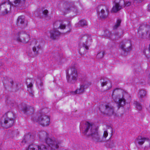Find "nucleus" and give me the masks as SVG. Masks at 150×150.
Here are the masks:
<instances>
[{"label":"nucleus","instance_id":"obj_1","mask_svg":"<svg viewBox=\"0 0 150 150\" xmlns=\"http://www.w3.org/2000/svg\"><path fill=\"white\" fill-rule=\"evenodd\" d=\"M84 126V135L91 136L92 139L96 142H102L103 139L98 133V130L95 125L92 123L86 122Z\"/></svg>","mask_w":150,"mask_h":150},{"label":"nucleus","instance_id":"obj_2","mask_svg":"<svg viewBox=\"0 0 150 150\" xmlns=\"http://www.w3.org/2000/svg\"><path fill=\"white\" fill-rule=\"evenodd\" d=\"M47 134L45 131H42L39 133V138L40 140L45 139L46 146L50 150H55L59 147V143L54 138H47Z\"/></svg>","mask_w":150,"mask_h":150},{"label":"nucleus","instance_id":"obj_3","mask_svg":"<svg viewBox=\"0 0 150 150\" xmlns=\"http://www.w3.org/2000/svg\"><path fill=\"white\" fill-rule=\"evenodd\" d=\"M12 37L14 40L23 43H27L30 38L29 34L23 31H14Z\"/></svg>","mask_w":150,"mask_h":150},{"label":"nucleus","instance_id":"obj_4","mask_svg":"<svg viewBox=\"0 0 150 150\" xmlns=\"http://www.w3.org/2000/svg\"><path fill=\"white\" fill-rule=\"evenodd\" d=\"M67 74V79L69 83H73L76 80L77 73L75 67L71 66L66 70Z\"/></svg>","mask_w":150,"mask_h":150},{"label":"nucleus","instance_id":"obj_5","mask_svg":"<svg viewBox=\"0 0 150 150\" xmlns=\"http://www.w3.org/2000/svg\"><path fill=\"white\" fill-rule=\"evenodd\" d=\"M6 117L3 121H2L1 124L2 126L8 128L12 126L14 122V118L15 116L12 112H8L5 115Z\"/></svg>","mask_w":150,"mask_h":150},{"label":"nucleus","instance_id":"obj_6","mask_svg":"<svg viewBox=\"0 0 150 150\" xmlns=\"http://www.w3.org/2000/svg\"><path fill=\"white\" fill-rule=\"evenodd\" d=\"M34 121L38 122L43 126H48L50 123V118L49 116L45 115H40L35 119L33 118Z\"/></svg>","mask_w":150,"mask_h":150},{"label":"nucleus","instance_id":"obj_7","mask_svg":"<svg viewBox=\"0 0 150 150\" xmlns=\"http://www.w3.org/2000/svg\"><path fill=\"white\" fill-rule=\"evenodd\" d=\"M98 16L100 19H105L108 16V9L105 5H100L98 6L97 8Z\"/></svg>","mask_w":150,"mask_h":150},{"label":"nucleus","instance_id":"obj_8","mask_svg":"<svg viewBox=\"0 0 150 150\" xmlns=\"http://www.w3.org/2000/svg\"><path fill=\"white\" fill-rule=\"evenodd\" d=\"M44 43L43 41H38L35 39L32 40L31 45L34 46L33 48V50L35 55L38 54L39 51L42 50Z\"/></svg>","mask_w":150,"mask_h":150},{"label":"nucleus","instance_id":"obj_9","mask_svg":"<svg viewBox=\"0 0 150 150\" xmlns=\"http://www.w3.org/2000/svg\"><path fill=\"white\" fill-rule=\"evenodd\" d=\"M99 109L101 112L106 113L109 116L112 115L114 113V108L109 103L106 104L104 108H103L102 106H100L99 108Z\"/></svg>","mask_w":150,"mask_h":150},{"label":"nucleus","instance_id":"obj_10","mask_svg":"<svg viewBox=\"0 0 150 150\" xmlns=\"http://www.w3.org/2000/svg\"><path fill=\"white\" fill-rule=\"evenodd\" d=\"M50 38L54 40L57 39L60 36L61 33L57 29H54L50 32Z\"/></svg>","mask_w":150,"mask_h":150},{"label":"nucleus","instance_id":"obj_11","mask_svg":"<svg viewBox=\"0 0 150 150\" xmlns=\"http://www.w3.org/2000/svg\"><path fill=\"white\" fill-rule=\"evenodd\" d=\"M146 141H150L149 139L142 137L141 136H139L136 138L135 143L136 144H138L140 145H142Z\"/></svg>","mask_w":150,"mask_h":150},{"label":"nucleus","instance_id":"obj_12","mask_svg":"<svg viewBox=\"0 0 150 150\" xmlns=\"http://www.w3.org/2000/svg\"><path fill=\"white\" fill-rule=\"evenodd\" d=\"M44 145L40 146L31 144L30 145L28 148V150H43L45 149Z\"/></svg>","mask_w":150,"mask_h":150},{"label":"nucleus","instance_id":"obj_13","mask_svg":"<svg viewBox=\"0 0 150 150\" xmlns=\"http://www.w3.org/2000/svg\"><path fill=\"white\" fill-rule=\"evenodd\" d=\"M53 25L54 27H56L58 29L62 30L65 29L66 27V24L64 23V22L59 21L55 22L53 24Z\"/></svg>","mask_w":150,"mask_h":150},{"label":"nucleus","instance_id":"obj_14","mask_svg":"<svg viewBox=\"0 0 150 150\" xmlns=\"http://www.w3.org/2000/svg\"><path fill=\"white\" fill-rule=\"evenodd\" d=\"M85 89V86L83 84L81 85L75 91L72 92L71 93L73 94H81L84 92Z\"/></svg>","mask_w":150,"mask_h":150},{"label":"nucleus","instance_id":"obj_15","mask_svg":"<svg viewBox=\"0 0 150 150\" xmlns=\"http://www.w3.org/2000/svg\"><path fill=\"white\" fill-rule=\"evenodd\" d=\"M122 8V6L120 4V1L118 3H115L113 6L112 11L114 13H116Z\"/></svg>","mask_w":150,"mask_h":150},{"label":"nucleus","instance_id":"obj_16","mask_svg":"<svg viewBox=\"0 0 150 150\" xmlns=\"http://www.w3.org/2000/svg\"><path fill=\"white\" fill-rule=\"evenodd\" d=\"M131 2L129 1H125L124 0H120V4L122 6V8H126L131 5Z\"/></svg>","mask_w":150,"mask_h":150},{"label":"nucleus","instance_id":"obj_17","mask_svg":"<svg viewBox=\"0 0 150 150\" xmlns=\"http://www.w3.org/2000/svg\"><path fill=\"white\" fill-rule=\"evenodd\" d=\"M25 0H15L13 4L15 7H19L21 6L23 4Z\"/></svg>","mask_w":150,"mask_h":150},{"label":"nucleus","instance_id":"obj_18","mask_svg":"<svg viewBox=\"0 0 150 150\" xmlns=\"http://www.w3.org/2000/svg\"><path fill=\"white\" fill-rule=\"evenodd\" d=\"M125 44L122 43L120 44V47L121 49L124 52L127 53L128 52L130 51L132 47L130 45L127 48H125Z\"/></svg>","mask_w":150,"mask_h":150},{"label":"nucleus","instance_id":"obj_19","mask_svg":"<svg viewBox=\"0 0 150 150\" xmlns=\"http://www.w3.org/2000/svg\"><path fill=\"white\" fill-rule=\"evenodd\" d=\"M22 110L24 112H26L28 111H30L32 112L33 111V108L31 106H27L26 105H24L23 107Z\"/></svg>","mask_w":150,"mask_h":150},{"label":"nucleus","instance_id":"obj_20","mask_svg":"<svg viewBox=\"0 0 150 150\" xmlns=\"http://www.w3.org/2000/svg\"><path fill=\"white\" fill-rule=\"evenodd\" d=\"M25 21V17L23 16H19L17 20L18 24H21L22 25L24 24Z\"/></svg>","mask_w":150,"mask_h":150},{"label":"nucleus","instance_id":"obj_21","mask_svg":"<svg viewBox=\"0 0 150 150\" xmlns=\"http://www.w3.org/2000/svg\"><path fill=\"white\" fill-rule=\"evenodd\" d=\"M146 91L144 90H140L138 94V97L139 98L142 99L146 96Z\"/></svg>","mask_w":150,"mask_h":150},{"label":"nucleus","instance_id":"obj_22","mask_svg":"<svg viewBox=\"0 0 150 150\" xmlns=\"http://www.w3.org/2000/svg\"><path fill=\"white\" fill-rule=\"evenodd\" d=\"M125 103V100L124 98L122 97V98L119 99L118 102V108H119L120 107L124 106Z\"/></svg>","mask_w":150,"mask_h":150},{"label":"nucleus","instance_id":"obj_23","mask_svg":"<svg viewBox=\"0 0 150 150\" xmlns=\"http://www.w3.org/2000/svg\"><path fill=\"white\" fill-rule=\"evenodd\" d=\"M79 26L84 27L87 25V23L86 21L82 20L78 23Z\"/></svg>","mask_w":150,"mask_h":150},{"label":"nucleus","instance_id":"obj_24","mask_svg":"<svg viewBox=\"0 0 150 150\" xmlns=\"http://www.w3.org/2000/svg\"><path fill=\"white\" fill-rule=\"evenodd\" d=\"M88 40H90V41H91V42H92L91 39L90 38H88L87 41H86V44H85L84 43H83V47H85L86 48V49L87 50H88V46H87V45L89 46L91 45V43L88 44Z\"/></svg>","mask_w":150,"mask_h":150},{"label":"nucleus","instance_id":"obj_25","mask_svg":"<svg viewBox=\"0 0 150 150\" xmlns=\"http://www.w3.org/2000/svg\"><path fill=\"white\" fill-rule=\"evenodd\" d=\"M27 86L28 88V91H30V92H32V88L33 86V84L31 82H29V83H28V82L27 81ZM29 92H30V91H29Z\"/></svg>","mask_w":150,"mask_h":150},{"label":"nucleus","instance_id":"obj_26","mask_svg":"<svg viewBox=\"0 0 150 150\" xmlns=\"http://www.w3.org/2000/svg\"><path fill=\"white\" fill-rule=\"evenodd\" d=\"M121 21V20L119 19H117V21L116 24L113 27V29H116L117 28H118L120 26Z\"/></svg>","mask_w":150,"mask_h":150},{"label":"nucleus","instance_id":"obj_27","mask_svg":"<svg viewBox=\"0 0 150 150\" xmlns=\"http://www.w3.org/2000/svg\"><path fill=\"white\" fill-rule=\"evenodd\" d=\"M134 104H135L136 107L138 110H142V106L137 101H135L134 102Z\"/></svg>","mask_w":150,"mask_h":150},{"label":"nucleus","instance_id":"obj_28","mask_svg":"<svg viewBox=\"0 0 150 150\" xmlns=\"http://www.w3.org/2000/svg\"><path fill=\"white\" fill-rule=\"evenodd\" d=\"M104 54V52L103 51L101 52L98 53L97 56V57L98 59H101L103 57Z\"/></svg>","mask_w":150,"mask_h":150},{"label":"nucleus","instance_id":"obj_29","mask_svg":"<svg viewBox=\"0 0 150 150\" xmlns=\"http://www.w3.org/2000/svg\"><path fill=\"white\" fill-rule=\"evenodd\" d=\"M100 80L101 86L102 87H103L106 85L108 83L107 81L104 79H101Z\"/></svg>","mask_w":150,"mask_h":150},{"label":"nucleus","instance_id":"obj_30","mask_svg":"<svg viewBox=\"0 0 150 150\" xmlns=\"http://www.w3.org/2000/svg\"><path fill=\"white\" fill-rule=\"evenodd\" d=\"M48 11L47 10H45L42 11L43 14L45 16V17H47L48 16Z\"/></svg>","mask_w":150,"mask_h":150},{"label":"nucleus","instance_id":"obj_31","mask_svg":"<svg viewBox=\"0 0 150 150\" xmlns=\"http://www.w3.org/2000/svg\"><path fill=\"white\" fill-rule=\"evenodd\" d=\"M108 132L107 131H105L104 132L103 137L105 138H106L108 136Z\"/></svg>","mask_w":150,"mask_h":150},{"label":"nucleus","instance_id":"obj_32","mask_svg":"<svg viewBox=\"0 0 150 150\" xmlns=\"http://www.w3.org/2000/svg\"><path fill=\"white\" fill-rule=\"evenodd\" d=\"M146 27L148 28L149 27L148 26H146L145 25H141L139 27V29L140 30L142 29H144V28H146Z\"/></svg>","mask_w":150,"mask_h":150},{"label":"nucleus","instance_id":"obj_33","mask_svg":"<svg viewBox=\"0 0 150 150\" xmlns=\"http://www.w3.org/2000/svg\"><path fill=\"white\" fill-rule=\"evenodd\" d=\"M135 1H136L137 2L139 3L142 2L144 0H134Z\"/></svg>","mask_w":150,"mask_h":150},{"label":"nucleus","instance_id":"obj_34","mask_svg":"<svg viewBox=\"0 0 150 150\" xmlns=\"http://www.w3.org/2000/svg\"><path fill=\"white\" fill-rule=\"evenodd\" d=\"M118 90L117 89H115L114 90H113V93H112V97H113V96L114 95V93L115 92V91L116 90Z\"/></svg>","mask_w":150,"mask_h":150},{"label":"nucleus","instance_id":"obj_35","mask_svg":"<svg viewBox=\"0 0 150 150\" xmlns=\"http://www.w3.org/2000/svg\"><path fill=\"white\" fill-rule=\"evenodd\" d=\"M148 11H150V4L148 5Z\"/></svg>","mask_w":150,"mask_h":150},{"label":"nucleus","instance_id":"obj_36","mask_svg":"<svg viewBox=\"0 0 150 150\" xmlns=\"http://www.w3.org/2000/svg\"><path fill=\"white\" fill-rule=\"evenodd\" d=\"M10 82L11 83V85H12L13 83V81L12 80H11V81H10Z\"/></svg>","mask_w":150,"mask_h":150},{"label":"nucleus","instance_id":"obj_37","mask_svg":"<svg viewBox=\"0 0 150 150\" xmlns=\"http://www.w3.org/2000/svg\"><path fill=\"white\" fill-rule=\"evenodd\" d=\"M30 136L29 135L26 136H25V139H26L27 138H28Z\"/></svg>","mask_w":150,"mask_h":150},{"label":"nucleus","instance_id":"obj_38","mask_svg":"<svg viewBox=\"0 0 150 150\" xmlns=\"http://www.w3.org/2000/svg\"><path fill=\"white\" fill-rule=\"evenodd\" d=\"M40 85L41 86H42V82H41L40 83Z\"/></svg>","mask_w":150,"mask_h":150},{"label":"nucleus","instance_id":"obj_39","mask_svg":"<svg viewBox=\"0 0 150 150\" xmlns=\"http://www.w3.org/2000/svg\"><path fill=\"white\" fill-rule=\"evenodd\" d=\"M70 31H71V30H70V29L69 31H68L67 32H67H68L69 33L70 32Z\"/></svg>","mask_w":150,"mask_h":150},{"label":"nucleus","instance_id":"obj_40","mask_svg":"<svg viewBox=\"0 0 150 150\" xmlns=\"http://www.w3.org/2000/svg\"><path fill=\"white\" fill-rule=\"evenodd\" d=\"M23 142H26V141H25V139H24L23 141Z\"/></svg>","mask_w":150,"mask_h":150},{"label":"nucleus","instance_id":"obj_41","mask_svg":"<svg viewBox=\"0 0 150 150\" xmlns=\"http://www.w3.org/2000/svg\"><path fill=\"white\" fill-rule=\"evenodd\" d=\"M29 55H30V56H32V55H30V54H29Z\"/></svg>","mask_w":150,"mask_h":150},{"label":"nucleus","instance_id":"obj_42","mask_svg":"<svg viewBox=\"0 0 150 150\" xmlns=\"http://www.w3.org/2000/svg\"><path fill=\"white\" fill-rule=\"evenodd\" d=\"M146 33H147V34H148V32L147 31L146 32Z\"/></svg>","mask_w":150,"mask_h":150},{"label":"nucleus","instance_id":"obj_43","mask_svg":"<svg viewBox=\"0 0 150 150\" xmlns=\"http://www.w3.org/2000/svg\"><path fill=\"white\" fill-rule=\"evenodd\" d=\"M124 55H126V54H124Z\"/></svg>","mask_w":150,"mask_h":150}]
</instances>
